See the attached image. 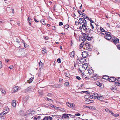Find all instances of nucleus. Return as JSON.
Here are the masks:
<instances>
[{
  "instance_id": "obj_1",
  "label": "nucleus",
  "mask_w": 120,
  "mask_h": 120,
  "mask_svg": "<svg viewBox=\"0 0 120 120\" xmlns=\"http://www.w3.org/2000/svg\"><path fill=\"white\" fill-rule=\"evenodd\" d=\"M105 35L104 36V38L107 40L110 39L111 38V33L107 31H105Z\"/></svg>"
},
{
  "instance_id": "obj_2",
  "label": "nucleus",
  "mask_w": 120,
  "mask_h": 120,
  "mask_svg": "<svg viewBox=\"0 0 120 120\" xmlns=\"http://www.w3.org/2000/svg\"><path fill=\"white\" fill-rule=\"evenodd\" d=\"M62 72L64 74L65 77V78H70V75L68 70H64Z\"/></svg>"
},
{
  "instance_id": "obj_3",
  "label": "nucleus",
  "mask_w": 120,
  "mask_h": 120,
  "mask_svg": "<svg viewBox=\"0 0 120 120\" xmlns=\"http://www.w3.org/2000/svg\"><path fill=\"white\" fill-rule=\"evenodd\" d=\"M33 112V110L31 109L27 110L26 111L27 113L26 114V116H28L33 115V114L32 112Z\"/></svg>"
},
{
  "instance_id": "obj_4",
  "label": "nucleus",
  "mask_w": 120,
  "mask_h": 120,
  "mask_svg": "<svg viewBox=\"0 0 120 120\" xmlns=\"http://www.w3.org/2000/svg\"><path fill=\"white\" fill-rule=\"evenodd\" d=\"M66 104L68 106L72 109H73L75 107V105L74 104L72 103H70L68 102H66Z\"/></svg>"
},
{
  "instance_id": "obj_5",
  "label": "nucleus",
  "mask_w": 120,
  "mask_h": 120,
  "mask_svg": "<svg viewBox=\"0 0 120 120\" xmlns=\"http://www.w3.org/2000/svg\"><path fill=\"white\" fill-rule=\"evenodd\" d=\"M6 114L3 112L0 114V117L1 118V120H4L5 118V115Z\"/></svg>"
},
{
  "instance_id": "obj_6",
  "label": "nucleus",
  "mask_w": 120,
  "mask_h": 120,
  "mask_svg": "<svg viewBox=\"0 0 120 120\" xmlns=\"http://www.w3.org/2000/svg\"><path fill=\"white\" fill-rule=\"evenodd\" d=\"M112 41L115 44H117L119 41V39L118 38H112Z\"/></svg>"
},
{
  "instance_id": "obj_7",
  "label": "nucleus",
  "mask_w": 120,
  "mask_h": 120,
  "mask_svg": "<svg viewBox=\"0 0 120 120\" xmlns=\"http://www.w3.org/2000/svg\"><path fill=\"white\" fill-rule=\"evenodd\" d=\"M99 76L98 75L96 74H95L93 75L92 76V78L93 79H94V80H96L99 79Z\"/></svg>"
},
{
  "instance_id": "obj_8",
  "label": "nucleus",
  "mask_w": 120,
  "mask_h": 120,
  "mask_svg": "<svg viewBox=\"0 0 120 120\" xmlns=\"http://www.w3.org/2000/svg\"><path fill=\"white\" fill-rule=\"evenodd\" d=\"M68 115L69 116H71V115L66 113L62 115V118L63 119L65 118H69V117L68 116Z\"/></svg>"
},
{
  "instance_id": "obj_9",
  "label": "nucleus",
  "mask_w": 120,
  "mask_h": 120,
  "mask_svg": "<svg viewBox=\"0 0 120 120\" xmlns=\"http://www.w3.org/2000/svg\"><path fill=\"white\" fill-rule=\"evenodd\" d=\"M9 111V109L7 106H6L4 109L3 112H4L6 114Z\"/></svg>"
},
{
  "instance_id": "obj_10",
  "label": "nucleus",
  "mask_w": 120,
  "mask_h": 120,
  "mask_svg": "<svg viewBox=\"0 0 120 120\" xmlns=\"http://www.w3.org/2000/svg\"><path fill=\"white\" fill-rule=\"evenodd\" d=\"M88 55L87 52L85 51L83 52L82 53V56L84 58L86 57Z\"/></svg>"
},
{
  "instance_id": "obj_11",
  "label": "nucleus",
  "mask_w": 120,
  "mask_h": 120,
  "mask_svg": "<svg viewBox=\"0 0 120 120\" xmlns=\"http://www.w3.org/2000/svg\"><path fill=\"white\" fill-rule=\"evenodd\" d=\"M88 65L87 63H86L83 64L82 66V67L83 70H86L87 68Z\"/></svg>"
},
{
  "instance_id": "obj_12",
  "label": "nucleus",
  "mask_w": 120,
  "mask_h": 120,
  "mask_svg": "<svg viewBox=\"0 0 120 120\" xmlns=\"http://www.w3.org/2000/svg\"><path fill=\"white\" fill-rule=\"evenodd\" d=\"M33 120H40L41 118V116H34Z\"/></svg>"
},
{
  "instance_id": "obj_13",
  "label": "nucleus",
  "mask_w": 120,
  "mask_h": 120,
  "mask_svg": "<svg viewBox=\"0 0 120 120\" xmlns=\"http://www.w3.org/2000/svg\"><path fill=\"white\" fill-rule=\"evenodd\" d=\"M116 80V78L114 77H110L109 78V82H113Z\"/></svg>"
},
{
  "instance_id": "obj_14",
  "label": "nucleus",
  "mask_w": 120,
  "mask_h": 120,
  "mask_svg": "<svg viewBox=\"0 0 120 120\" xmlns=\"http://www.w3.org/2000/svg\"><path fill=\"white\" fill-rule=\"evenodd\" d=\"M20 89H19L18 86H15L13 87V91L15 92H17Z\"/></svg>"
},
{
  "instance_id": "obj_15",
  "label": "nucleus",
  "mask_w": 120,
  "mask_h": 120,
  "mask_svg": "<svg viewBox=\"0 0 120 120\" xmlns=\"http://www.w3.org/2000/svg\"><path fill=\"white\" fill-rule=\"evenodd\" d=\"M93 39V37L91 35L88 34L87 35L86 39L87 40L90 41Z\"/></svg>"
},
{
  "instance_id": "obj_16",
  "label": "nucleus",
  "mask_w": 120,
  "mask_h": 120,
  "mask_svg": "<svg viewBox=\"0 0 120 120\" xmlns=\"http://www.w3.org/2000/svg\"><path fill=\"white\" fill-rule=\"evenodd\" d=\"M94 98L95 99H100V98L99 97V95L96 93H95L94 94Z\"/></svg>"
},
{
  "instance_id": "obj_17",
  "label": "nucleus",
  "mask_w": 120,
  "mask_h": 120,
  "mask_svg": "<svg viewBox=\"0 0 120 120\" xmlns=\"http://www.w3.org/2000/svg\"><path fill=\"white\" fill-rule=\"evenodd\" d=\"M82 27L83 30H85V31L87 30L88 26H87L86 25L83 24L82 25Z\"/></svg>"
},
{
  "instance_id": "obj_18",
  "label": "nucleus",
  "mask_w": 120,
  "mask_h": 120,
  "mask_svg": "<svg viewBox=\"0 0 120 120\" xmlns=\"http://www.w3.org/2000/svg\"><path fill=\"white\" fill-rule=\"evenodd\" d=\"M31 90V88L30 87H29L26 89H25L24 91L25 93H26L30 91Z\"/></svg>"
},
{
  "instance_id": "obj_19",
  "label": "nucleus",
  "mask_w": 120,
  "mask_h": 120,
  "mask_svg": "<svg viewBox=\"0 0 120 120\" xmlns=\"http://www.w3.org/2000/svg\"><path fill=\"white\" fill-rule=\"evenodd\" d=\"M88 72L90 75H91L94 73L93 70L91 69H90L88 70Z\"/></svg>"
},
{
  "instance_id": "obj_20",
  "label": "nucleus",
  "mask_w": 120,
  "mask_h": 120,
  "mask_svg": "<svg viewBox=\"0 0 120 120\" xmlns=\"http://www.w3.org/2000/svg\"><path fill=\"white\" fill-rule=\"evenodd\" d=\"M43 66V63H42L41 61L39 63V69H41L42 68Z\"/></svg>"
},
{
  "instance_id": "obj_21",
  "label": "nucleus",
  "mask_w": 120,
  "mask_h": 120,
  "mask_svg": "<svg viewBox=\"0 0 120 120\" xmlns=\"http://www.w3.org/2000/svg\"><path fill=\"white\" fill-rule=\"evenodd\" d=\"M102 79H105V80L109 79V76L107 75L103 76L102 77Z\"/></svg>"
},
{
  "instance_id": "obj_22",
  "label": "nucleus",
  "mask_w": 120,
  "mask_h": 120,
  "mask_svg": "<svg viewBox=\"0 0 120 120\" xmlns=\"http://www.w3.org/2000/svg\"><path fill=\"white\" fill-rule=\"evenodd\" d=\"M85 60H86L85 59L82 58L80 59L79 60V61L82 63H83L85 62Z\"/></svg>"
},
{
  "instance_id": "obj_23",
  "label": "nucleus",
  "mask_w": 120,
  "mask_h": 120,
  "mask_svg": "<svg viewBox=\"0 0 120 120\" xmlns=\"http://www.w3.org/2000/svg\"><path fill=\"white\" fill-rule=\"evenodd\" d=\"M110 113H111L112 115L115 116H117L119 115L118 114H115L114 113L111 111Z\"/></svg>"
},
{
  "instance_id": "obj_24",
  "label": "nucleus",
  "mask_w": 120,
  "mask_h": 120,
  "mask_svg": "<svg viewBox=\"0 0 120 120\" xmlns=\"http://www.w3.org/2000/svg\"><path fill=\"white\" fill-rule=\"evenodd\" d=\"M83 19L82 18H80L79 20V23L80 24L82 23L83 22Z\"/></svg>"
},
{
  "instance_id": "obj_25",
  "label": "nucleus",
  "mask_w": 120,
  "mask_h": 120,
  "mask_svg": "<svg viewBox=\"0 0 120 120\" xmlns=\"http://www.w3.org/2000/svg\"><path fill=\"white\" fill-rule=\"evenodd\" d=\"M15 102L16 101L15 100H13L12 102V105L14 107L16 105Z\"/></svg>"
},
{
  "instance_id": "obj_26",
  "label": "nucleus",
  "mask_w": 120,
  "mask_h": 120,
  "mask_svg": "<svg viewBox=\"0 0 120 120\" xmlns=\"http://www.w3.org/2000/svg\"><path fill=\"white\" fill-rule=\"evenodd\" d=\"M90 45L88 43H86L85 45V47H86L88 49L90 48Z\"/></svg>"
},
{
  "instance_id": "obj_27",
  "label": "nucleus",
  "mask_w": 120,
  "mask_h": 120,
  "mask_svg": "<svg viewBox=\"0 0 120 120\" xmlns=\"http://www.w3.org/2000/svg\"><path fill=\"white\" fill-rule=\"evenodd\" d=\"M33 79L34 78H33L32 77H31L27 81V82L29 83H31L32 82Z\"/></svg>"
},
{
  "instance_id": "obj_28",
  "label": "nucleus",
  "mask_w": 120,
  "mask_h": 120,
  "mask_svg": "<svg viewBox=\"0 0 120 120\" xmlns=\"http://www.w3.org/2000/svg\"><path fill=\"white\" fill-rule=\"evenodd\" d=\"M87 34H86L85 33H83L82 34V38H87Z\"/></svg>"
},
{
  "instance_id": "obj_29",
  "label": "nucleus",
  "mask_w": 120,
  "mask_h": 120,
  "mask_svg": "<svg viewBox=\"0 0 120 120\" xmlns=\"http://www.w3.org/2000/svg\"><path fill=\"white\" fill-rule=\"evenodd\" d=\"M40 22L42 23V24L44 25H45L46 23L45 21L43 19H42L40 21Z\"/></svg>"
},
{
  "instance_id": "obj_30",
  "label": "nucleus",
  "mask_w": 120,
  "mask_h": 120,
  "mask_svg": "<svg viewBox=\"0 0 120 120\" xmlns=\"http://www.w3.org/2000/svg\"><path fill=\"white\" fill-rule=\"evenodd\" d=\"M89 108L91 109H93L94 110H96V109L94 107L91 106H89Z\"/></svg>"
},
{
  "instance_id": "obj_31",
  "label": "nucleus",
  "mask_w": 120,
  "mask_h": 120,
  "mask_svg": "<svg viewBox=\"0 0 120 120\" xmlns=\"http://www.w3.org/2000/svg\"><path fill=\"white\" fill-rule=\"evenodd\" d=\"M70 56L71 57H74V52H72L70 54Z\"/></svg>"
},
{
  "instance_id": "obj_32",
  "label": "nucleus",
  "mask_w": 120,
  "mask_h": 120,
  "mask_svg": "<svg viewBox=\"0 0 120 120\" xmlns=\"http://www.w3.org/2000/svg\"><path fill=\"white\" fill-rule=\"evenodd\" d=\"M96 83L97 85L99 86H101L102 84L100 82L98 81L96 82Z\"/></svg>"
},
{
  "instance_id": "obj_33",
  "label": "nucleus",
  "mask_w": 120,
  "mask_h": 120,
  "mask_svg": "<svg viewBox=\"0 0 120 120\" xmlns=\"http://www.w3.org/2000/svg\"><path fill=\"white\" fill-rule=\"evenodd\" d=\"M84 45V42H82L79 45V48L80 49L82 48L83 46Z\"/></svg>"
},
{
  "instance_id": "obj_34",
  "label": "nucleus",
  "mask_w": 120,
  "mask_h": 120,
  "mask_svg": "<svg viewBox=\"0 0 120 120\" xmlns=\"http://www.w3.org/2000/svg\"><path fill=\"white\" fill-rule=\"evenodd\" d=\"M46 49L43 48L42 49V53L44 54H45L46 52Z\"/></svg>"
},
{
  "instance_id": "obj_35",
  "label": "nucleus",
  "mask_w": 120,
  "mask_h": 120,
  "mask_svg": "<svg viewBox=\"0 0 120 120\" xmlns=\"http://www.w3.org/2000/svg\"><path fill=\"white\" fill-rule=\"evenodd\" d=\"M90 101H91L90 100V99H87L85 100V102L86 103L88 104L91 103L90 102H89Z\"/></svg>"
},
{
  "instance_id": "obj_36",
  "label": "nucleus",
  "mask_w": 120,
  "mask_h": 120,
  "mask_svg": "<svg viewBox=\"0 0 120 120\" xmlns=\"http://www.w3.org/2000/svg\"><path fill=\"white\" fill-rule=\"evenodd\" d=\"M1 91L4 94H6V92L5 90L4 89H1Z\"/></svg>"
},
{
  "instance_id": "obj_37",
  "label": "nucleus",
  "mask_w": 120,
  "mask_h": 120,
  "mask_svg": "<svg viewBox=\"0 0 120 120\" xmlns=\"http://www.w3.org/2000/svg\"><path fill=\"white\" fill-rule=\"evenodd\" d=\"M47 120H52V117L50 116H46Z\"/></svg>"
},
{
  "instance_id": "obj_38",
  "label": "nucleus",
  "mask_w": 120,
  "mask_h": 120,
  "mask_svg": "<svg viewBox=\"0 0 120 120\" xmlns=\"http://www.w3.org/2000/svg\"><path fill=\"white\" fill-rule=\"evenodd\" d=\"M115 85L116 86H120V83L118 82H115Z\"/></svg>"
},
{
  "instance_id": "obj_39",
  "label": "nucleus",
  "mask_w": 120,
  "mask_h": 120,
  "mask_svg": "<svg viewBox=\"0 0 120 120\" xmlns=\"http://www.w3.org/2000/svg\"><path fill=\"white\" fill-rule=\"evenodd\" d=\"M69 27V26L68 24H66L65 25L64 27V28L66 29H67Z\"/></svg>"
},
{
  "instance_id": "obj_40",
  "label": "nucleus",
  "mask_w": 120,
  "mask_h": 120,
  "mask_svg": "<svg viewBox=\"0 0 120 120\" xmlns=\"http://www.w3.org/2000/svg\"><path fill=\"white\" fill-rule=\"evenodd\" d=\"M24 47L26 48H28L29 47V46L27 44H24Z\"/></svg>"
},
{
  "instance_id": "obj_41",
  "label": "nucleus",
  "mask_w": 120,
  "mask_h": 120,
  "mask_svg": "<svg viewBox=\"0 0 120 120\" xmlns=\"http://www.w3.org/2000/svg\"><path fill=\"white\" fill-rule=\"evenodd\" d=\"M69 82H65L64 84V85L66 86H68L69 85Z\"/></svg>"
},
{
  "instance_id": "obj_42",
  "label": "nucleus",
  "mask_w": 120,
  "mask_h": 120,
  "mask_svg": "<svg viewBox=\"0 0 120 120\" xmlns=\"http://www.w3.org/2000/svg\"><path fill=\"white\" fill-rule=\"evenodd\" d=\"M100 34L101 35V36H104V37L105 35V33H102V32H101L100 33Z\"/></svg>"
},
{
  "instance_id": "obj_43",
  "label": "nucleus",
  "mask_w": 120,
  "mask_h": 120,
  "mask_svg": "<svg viewBox=\"0 0 120 120\" xmlns=\"http://www.w3.org/2000/svg\"><path fill=\"white\" fill-rule=\"evenodd\" d=\"M90 26L91 27L92 29L93 30L94 29V28L93 25L91 23H90Z\"/></svg>"
},
{
  "instance_id": "obj_44",
  "label": "nucleus",
  "mask_w": 120,
  "mask_h": 120,
  "mask_svg": "<svg viewBox=\"0 0 120 120\" xmlns=\"http://www.w3.org/2000/svg\"><path fill=\"white\" fill-rule=\"evenodd\" d=\"M105 111L106 112H109L110 113V111H111V110H110L109 109H108L106 108L105 109Z\"/></svg>"
},
{
  "instance_id": "obj_45",
  "label": "nucleus",
  "mask_w": 120,
  "mask_h": 120,
  "mask_svg": "<svg viewBox=\"0 0 120 120\" xmlns=\"http://www.w3.org/2000/svg\"><path fill=\"white\" fill-rule=\"evenodd\" d=\"M83 24H84V25H85L87 24L86 21V20H85V19H84L83 21Z\"/></svg>"
},
{
  "instance_id": "obj_46",
  "label": "nucleus",
  "mask_w": 120,
  "mask_h": 120,
  "mask_svg": "<svg viewBox=\"0 0 120 120\" xmlns=\"http://www.w3.org/2000/svg\"><path fill=\"white\" fill-rule=\"evenodd\" d=\"M100 30L102 32H104L105 31L101 27L100 28Z\"/></svg>"
},
{
  "instance_id": "obj_47",
  "label": "nucleus",
  "mask_w": 120,
  "mask_h": 120,
  "mask_svg": "<svg viewBox=\"0 0 120 120\" xmlns=\"http://www.w3.org/2000/svg\"><path fill=\"white\" fill-rule=\"evenodd\" d=\"M52 29L53 30H55L56 29V27L55 26H52Z\"/></svg>"
},
{
  "instance_id": "obj_48",
  "label": "nucleus",
  "mask_w": 120,
  "mask_h": 120,
  "mask_svg": "<svg viewBox=\"0 0 120 120\" xmlns=\"http://www.w3.org/2000/svg\"><path fill=\"white\" fill-rule=\"evenodd\" d=\"M116 80H117L118 82H120V78L117 77L116 78Z\"/></svg>"
},
{
  "instance_id": "obj_49",
  "label": "nucleus",
  "mask_w": 120,
  "mask_h": 120,
  "mask_svg": "<svg viewBox=\"0 0 120 120\" xmlns=\"http://www.w3.org/2000/svg\"><path fill=\"white\" fill-rule=\"evenodd\" d=\"M57 61L59 63L61 62V59L60 58H59L57 59Z\"/></svg>"
},
{
  "instance_id": "obj_50",
  "label": "nucleus",
  "mask_w": 120,
  "mask_h": 120,
  "mask_svg": "<svg viewBox=\"0 0 120 120\" xmlns=\"http://www.w3.org/2000/svg\"><path fill=\"white\" fill-rule=\"evenodd\" d=\"M2 64L1 61H0V69L2 68Z\"/></svg>"
},
{
  "instance_id": "obj_51",
  "label": "nucleus",
  "mask_w": 120,
  "mask_h": 120,
  "mask_svg": "<svg viewBox=\"0 0 120 120\" xmlns=\"http://www.w3.org/2000/svg\"><path fill=\"white\" fill-rule=\"evenodd\" d=\"M111 90H112L113 91H114L116 90L115 88H114L113 87H112L111 88Z\"/></svg>"
},
{
  "instance_id": "obj_52",
  "label": "nucleus",
  "mask_w": 120,
  "mask_h": 120,
  "mask_svg": "<svg viewBox=\"0 0 120 120\" xmlns=\"http://www.w3.org/2000/svg\"><path fill=\"white\" fill-rule=\"evenodd\" d=\"M38 91H39V94H40V95H41V96H42L43 95V93L42 92H41L40 93V92H39V90H38Z\"/></svg>"
},
{
  "instance_id": "obj_53",
  "label": "nucleus",
  "mask_w": 120,
  "mask_h": 120,
  "mask_svg": "<svg viewBox=\"0 0 120 120\" xmlns=\"http://www.w3.org/2000/svg\"><path fill=\"white\" fill-rule=\"evenodd\" d=\"M59 25L60 26H61L63 25V23L62 22H60L59 23Z\"/></svg>"
},
{
  "instance_id": "obj_54",
  "label": "nucleus",
  "mask_w": 120,
  "mask_h": 120,
  "mask_svg": "<svg viewBox=\"0 0 120 120\" xmlns=\"http://www.w3.org/2000/svg\"><path fill=\"white\" fill-rule=\"evenodd\" d=\"M117 47L118 49L120 50V45H117Z\"/></svg>"
},
{
  "instance_id": "obj_55",
  "label": "nucleus",
  "mask_w": 120,
  "mask_h": 120,
  "mask_svg": "<svg viewBox=\"0 0 120 120\" xmlns=\"http://www.w3.org/2000/svg\"><path fill=\"white\" fill-rule=\"evenodd\" d=\"M47 98V100L49 101H52V100L51 99H49L48 98Z\"/></svg>"
},
{
  "instance_id": "obj_56",
  "label": "nucleus",
  "mask_w": 120,
  "mask_h": 120,
  "mask_svg": "<svg viewBox=\"0 0 120 120\" xmlns=\"http://www.w3.org/2000/svg\"><path fill=\"white\" fill-rule=\"evenodd\" d=\"M52 95L51 93H49L47 94V96H51Z\"/></svg>"
},
{
  "instance_id": "obj_57",
  "label": "nucleus",
  "mask_w": 120,
  "mask_h": 120,
  "mask_svg": "<svg viewBox=\"0 0 120 120\" xmlns=\"http://www.w3.org/2000/svg\"><path fill=\"white\" fill-rule=\"evenodd\" d=\"M78 12L79 14L80 15H82V12L80 11L79 10L78 11Z\"/></svg>"
},
{
  "instance_id": "obj_58",
  "label": "nucleus",
  "mask_w": 120,
  "mask_h": 120,
  "mask_svg": "<svg viewBox=\"0 0 120 120\" xmlns=\"http://www.w3.org/2000/svg\"><path fill=\"white\" fill-rule=\"evenodd\" d=\"M76 79H78V80H79L81 79L80 78L79 76H76Z\"/></svg>"
},
{
  "instance_id": "obj_59",
  "label": "nucleus",
  "mask_w": 120,
  "mask_h": 120,
  "mask_svg": "<svg viewBox=\"0 0 120 120\" xmlns=\"http://www.w3.org/2000/svg\"><path fill=\"white\" fill-rule=\"evenodd\" d=\"M75 24L77 26L79 25V22L78 21H75Z\"/></svg>"
},
{
  "instance_id": "obj_60",
  "label": "nucleus",
  "mask_w": 120,
  "mask_h": 120,
  "mask_svg": "<svg viewBox=\"0 0 120 120\" xmlns=\"http://www.w3.org/2000/svg\"><path fill=\"white\" fill-rule=\"evenodd\" d=\"M86 38H83V39L82 41H86Z\"/></svg>"
},
{
  "instance_id": "obj_61",
  "label": "nucleus",
  "mask_w": 120,
  "mask_h": 120,
  "mask_svg": "<svg viewBox=\"0 0 120 120\" xmlns=\"http://www.w3.org/2000/svg\"><path fill=\"white\" fill-rule=\"evenodd\" d=\"M46 116L42 120H47Z\"/></svg>"
},
{
  "instance_id": "obj_62",
  "label": "nucleus",
  "mask_w": 120,
  "mask_h": 120,
  "mask_svg": "<svg viewBox=\"0 0 120 120\" xmlns=\"http://www.w3.org/2000/svg\"><path fill=\"white\" fill-rule=\"evenodd\" d=\"M13 65H11V66H10L9 67V68L10 69H12L13 68Z\"/></svg>"
},
{
  "instance_id": "obj_63",
  "label": "nucleus",
  "mask_w": 120,
  "mask_h": 120,
  "mask_svg": "<svg viewBox=\"0 0 120 120\" xmlns=\"http://www.w3.org/2000/svg\"><path fill=\"white\" fill-rule=\"evenodd\" d=\"M99 97L100 98V99H99V100H101V101L102 100V99L103 98V97L101 96H99Z\"/></svg>"
},
{
  "instance_id": "obj_64",
  "label": "nucleus",
  "mask_w": 120,
  "mask_h": 120,
  "mask_svg": "<svg viewBox=\"0 0 120 120\" xmlns=\"http://www.w3.org/2000/svg\"><path fill=\"white\" fill-rule=\"evenodd\" d=\"M89 20L92 23H94V21L93 20H92L91 19H89Z\"/></svg>"
}]
</instances>
